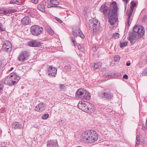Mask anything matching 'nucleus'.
I'll return each mask as SVG.
<instances>
[{
    "label": "nucleus",
    "instance_id": "obj_1",
    "mask_svg": "<svg viewBox=\"0 0 147 147\" xmlns=\"http://www.w3.org/2000/svg\"><path fill=\"white\" fill-rule=\"evenodd\" d=\"M112 9L109 7L105 5H102L100 7V11L102 12L105 17H109V21L110 24L113 25L117 20V13L118 9L117 4L115 2H113L111 5Z\"/></svg>",
    "mask_w": 147,
    "mask_h": 147
},
{
    "label": "nucleus",
    "instance_id": "obj_2",
    "mask_svg": "<svg viewBox=\"0 0 147 147\" xmlns=\"http://www.w3.org/2000/svg\"><path fill=\"white\" fill-rule=\"evenodd\" d=\"M82 139L86 142L92 143L97 140L98 135L96 131L94 130L85 131L82 135Z\"/></svg>",
    "mask_w": 147,
    "mask_h": 147
},
{
    "label": "nucleus",
    "instance_id": "obj_3",
    "mask_svg": "<svg viewBox=\"0 0 147 147\" xmlns=\"http://www.w3.org/2000/svg\"><path fill=\"white\" fill-rule=\"evenodd\" d=\"M76 96L82 99L88 100L90 99L91 96L87 90L84 89L80 88L76 92Z\"/></svg>",
    "mask_w": 147,
    "mask_h": 147
},
{
    "label": "nucleus",
    "instance_id": "obj_4",
    "mask_svg": "<svg viewBox=\"0 0 147 147\" xmlns=\"http://www.w3.org/2000/svg\"><path fill=\"white\" fill-rule=\"evenodd\" d=\"M100 26L99 22L97 19H93L89 21V28L92 31L96 32V30L98 29Z\"/></svg>",
    "mask_w": 147,
    "mask_h": 147
},
{
    "label": "nucleus",
    "instance_id": "obj_5",
    "mask_svg": "<svg viewBox=\"0 0 147 147\" xmlns=\"http://www.w3.org/2000/svg\"><path fill=\"white\" fill-rule=\"evenodd\" d=\"M43 31V28L40 26L36 25L32 26L30 28V32L34 35L38 36Z\"/></svg>",
    "mask_w": 147,
    "mask_h": 147
},
{
    "label": "nucleus",
    "instance_id": "obj_6",
    "mask_svg": "<svg viewBox=\"0 0 147 147\" xmlns=\"http://www.w3.org/2000/svg\"><path fill=\"white\" fill-rule=\"evenodd\" d=\"M30 55V53L28 51H23L19 55L17 59L19 61L24 62L28 59Z\"/></svg>",
    "mask_w": 147,
    "mask_h": 147
},
{
    "label": "nucleus",
    "instance_id": "obj_7",
    "mask_svg": "<svg viewBox=\"0 0 147 147\" xmlns=\"http://www.w3.org/2000/svg\"><path fill=\"white\" fill-rule=\"evenodd\" d=\"M133 31L135 32L138 36H143L145 33V30L142 26H139L137 25L135 26L133 28Z\"/></svg>",
    "mask_w": 147,
    "mask_h": 147
},
{
    "label": "nucleus",
    "instance_id": "obj_8",
    "mask_svg": "<svg viewBox=\"0 0 147 147\" xmlns=\"http://www.w3.org/2000/svg\"><path fill=\"white\" fill-rule=\"evenodd\" d=\"M136 3L133 1L131 2V6H130V11L128 12V18L127 21V24L128 26L130 25L132 19L131 18V14L133 11L134 7L136 6Z\"/></svg>",
    "mask_w": 147,
    "mask_h": 147
},
{
    "label": "nucleus",
    "instance_id": "obj_9",
    "mask_svg": "<svg viewBox=\"0 0 147 147\" xmlns=\"http://www.w3.org/2000/svg\"><path fill=\"white\" fill-rule=\"evenodd\" d=\"M57 68L52 66H49L47 69V73L50 76L55 77L57 73Z\"/></svg>",
    "mask_w": 147,
    "mask_h": 147
},
{
    "label": "nucleus",
    "instance_id": "obj_10",
    "mask_svg": "<svg viewBox=\"0 0 147 147\" xmlns=\"http://www.w3.org/2000/svg\"><path fill=\"white\" fill-rule=\"evenodd\" d=\"M11 80L13 81L15 84H16L20 79V77L16 72H13L11 73L9 76Z\"/></svg>",
    "mask_w": 147,
    "mask_h": 147
},
{
    "label": "nucleus",
    "instance_id": "obj_11",
    "mask_svg": "<svg viewBox=\"0 0 147 147\" xmlns=\"http://www.w3.org/2000/svg\"><path fill=\"white\" fill-rule=\"evenodd\" d=\"M99 95L100 97L105 98L109 99H111L113 97V94L110 92H102L99 93Z\"/></svg>",
    "mask_w": 147,
    "mask_h": 147
},
{
    "label": "nucleus",
    "instance_id": "obj_12",
    "mask_svg": "<svg viewBox=\"0 0 147 147\" xmlns=\"http://www.w3.org/2000/svg\"><path fill=\"white\" fill-rule=\"evenodd\" d=\"M3 49L7 51H10L11 50L12 46L10 42L8 40H5L3 44Z\"/></svg>",
    "mask_w": 147,
    "mask_h": 147
},
{
    "label": "nucleus",
    "instance_id": "obj_13",
    "mask_svg": "<svg viewBox=\"0 0 147 147\" xmlns=\"http://www.w3.org/2000/svg\"><path fill=\"white\" fill-rule=\"evenodd\" d=\"M87 102L84 101H80L78 105V107L83 111L86 112L87 107Z\"/></svg>",
    "mask_w": 147,
    "mask_h": 147
},
{
    "label": "nucleus",
    "instance_id": "obj_14",
    "mask_svg": "<svg viewBox=\"0 0 147 147\" xmlns=\"http://www.w3.org/2000/svg\"><path fill=\"white\" fill-rule=\"evenodd\" d=\"M47 147H59V145L56 140H50L47 142Z\"/></svg>",
    "mask_w": 147,
    "mask_h": 147
},
{
    "label": "nucleus",
    "instance_id": "obj_15",
    "mask_svg": "<svg viewBox=\"0 0 147 147\" xmlns=\"http://www.w3.org/2000/svg\"><path fill=\"white\" fill-rule=\"evenodd\" d=\"M45 108L44 104L42 102H41L36 106L35 110L38 112H41L45 110Z\"/></svg>",
    "mask_w": 147,
    "mask_h": 147
},
{
    "label": "nucleus",
    "instance_id": "obj_16",
    "mask_svg": "<svg viewBox=\"0 0 147 147\" xmlns=\"http://www.w3.org/2000/svg\"><path fill=\"white\" fill-rule=\"evenodd\" d=\"M48 2V5L47 6L48 8L56 7L59 4V1L56 0H49Z\"/></svg>",
    "mask_w": 147,
    "mask_h": 147
},
{
    "label": "nucleus",
    "instance_id": "obj_17",
    "mask_svg": "<svg viewBox=\"0 0 147 147\" xmlns=\"http://www.w3.org/2000/svg\"><path fill=\"white\" fill-rule=\"evenodd\" d=\"M87 107L86 112L92 113L95 110V108L94 105L89 102H87Z\"/></svg>",
    "mask_w": 147,
    "mask_h": 147
},
{
    "label": "nucleus",
    "instance_id": "obj_18",
    "mask_svg": "<svg viewBox=\"0 0 147 147\" xmlns=\"http://www.w3.org/2000/svg\"><path fill=\"white\" fill-rule=\"evenodd\" d=\"M73 34L75 37H77L78 35L82 38H84V34H82L81 31L78 28L73 31Z\"/></svg>",
    "mask_w": 147,
    "mask_h": 147
},
{
    "label": "nucleus",
    "instance_id": "obj_19",
    "mask_svg": "<svg viewBox=\"0 0 147 147\" xmlns=\"http://www.w3.org/2000/svg\"><path fill=\"white\" fill-rule=\"evenodd\" d=\"M138 36V35L134 32L133 33L130 34L129 36V40L131 43L134 44L135 43Z\"/></svg>",
    "mask_w": 147,
    "mask_h": 147
},
{
    "label": "nucleus",
    "instance_id": "obj_20",
    "mask_svg": "<svg viewBox=\"0 0 147 147\" xmlns=\"http://www.w3.org/2000/svg\"><path fill=\"white\" fill-rule=\"evenodd\" d=\"M29 46L33 47H40L41 45V43L36 40H32L29 42Z\"/></svg>",
    "mask_w": 147,
    "mask_h": 147
},
{
    "label": "nucleus",
    "instance_id": "obj_21",
    "mask_svg": "<svg viewBox=\"0 0 147 147\" xmlns=\"http://www.w3.org/2000/svg\"><path fill=\"white\" fill-rule=\"evenodd\" d=\"M21 22L23 25H28L30 22V18L28 17L25 16L22 19Z\"/></svg>",
    "mask_w": 147,
    "mask_h": 147
},
{
    "label": "nucleus",
    "instance_id": "obj_22",
    "mask_svg": "<svg viewBox=\"0 0 147 147\" xmlns=\"http://www.w3.org/2000/svg\"><path fill=\"white\" fill-rule=\"evenodd\" d=\"M12 127L14 128L15 129H21L22 127V124L18 122L15 121L13 122L12 124Z\"/></svg>",
    "mask_w": 147,
    "mask_h": 147
},
{
    "label": "nucleus",
    "instance_id": "obj_23",
    "mask_svg": "<svg viewBox=\"0 0 147 147\" xmlns=\"http://www.w3.org/2000/svg\"><path fill=\"white\" fill-rule=\"evenodd\" d=\"M4 83L5 84H8L10 86H12L16 84L13 81L11 80L9 76L4 81Z\"/></svg>",
    "mask_w": 147,
    "mask_h": 147
},
{
    "label": "nucleus",
    "instance_id": "obj_24",
    "mask_svg": "<svg viewBox=\"0 0 147 147\" xmlns=\"http://www.w3.org/2000/svg\"><path fill=\"white\" fill-rule=\"evenodd\" d=\"M17 11L15 9H5V14L11 13Z\"/></svg>",
    "mask_w": 147,
    "mask_h": 147
},
{
    "label": "nucleus",
    "instance_id": "obj_25",
    "mask_svg": "<svg viewBox=\"0 0 147 147\" xmlns=\"http://www.w3.org/2000/svg\"><path fill=\"white\" fill-rule=\"evenodd\" d=\"M37 8L38 9L42 12H45V5L43 4H40L38 5L37 6Z\"/></svg>",
    "mask_w": 147,
    "mask_h": 147
},
{
    "label": "nucleus",
    "instance_id": "obj_26",
    "mask_svg": "<svg viewBox=\"0 0 147 147\" xmlns=\"http://www.w3.org/2000/svg\"><path fill=\"white\" fill-rule=\"evenodd\" d=\"M101 65L100 63H95L94 64L93 66H92L94 69L99 68L101 67Z\"/></svg>",
    "mask_w": 147,
    "mask_h": 147
},
{
    "label": "nucleus",
    "instance_id": "obj_27",
    "mask_svg": "<svg viewBox=\"0 0 147 147\" xmlns=\"http://www.w3.org/2000/svg\"><path fill=\"white\" fill-rule=\"evenodd\" d=\"M64 69L67 71H70L71 70V67L70 65H68L65 66Z\"/></svg>",
    "mask_w": 147,
    "mask_h": 147
},
{
    "label": "nucleus",
    "instance_id": "obj_28",
    "mask_svg": "<svg viewBox=\"0 0 147 147\" xmlns=\"http://www.w3.org/2000/svg\"><path fill=\"white\" fill-rule=\"evenodd\" d=\"M136 145L137 146H138L140 143V136L139 135H137L136 137Z\"/></svg>",
    "mask_w": 147,
    "mask_h": 147
},
{
    "label": "nucleus",
    "instance_id": "obj_29",
    "mask_svg": "<svg viewBox=\"0 0 147 147\" xmlns=\"http://www.w3.org/2000/svg\"><path fill=\"white\" fill-rule=\"evenodd\" d=\"M119 37V34L117 32L114 33L112 36V37L115 39L118 38Z\"/></svg>",
    "mask_w": 147,
    "mask_h": 147
},
{
    "label": "nucleus",
    "instance_id": "obj_30",
    "mask_svg": "<svg viewBox=\"0 0 147 147\" xmlns=\"http://www.w3.org/2000/svg\"><path fill=\"white\" fill-rule=\"evenodd\" d=\"M49 115L48 114H45L42 116V119H46L49 117Z\"/></svg>",
    "mask_w": 147,
    "mask_h": 147
},
{
    "label": "nucleus",
    "instance_id": "obj_31",
    "mask_svg": "<svg viewBox=\"0 0 147 147\" xmlns=\"http://www.w3.org/2000/svg\"><path fill=\"white\" fill-rule=\"evenodd\" d=\"M3 81H0V93L3 90Z\"/></svg>",
    "mask_w": 147,
    "mask_h": 147
},
{
    "label": "nucleus",
    "instance_id": "obj_32",
    "mask_svg": "<svg viewBox=\"0 0 147 147\" xmlns=\"http://www.w3.org/2000/svg\"><path fill=\"white\" fill-rule=\"evenodd\" d=\"M127 42H120V47L121 48L123 47L126 46L127 45Z\"/></svg>",
    "mask_w": 147,
    "mask_h": 147
},
{
    "label": "nucleus",
    "instance_id": "obj_33",
    "mask_svg": "<svg viewBox=\"0 0 147 147\" xmlns=\"http://www.w3.org/2000/svg\"><path fill=\"white\" fill-rule=\"evenodd\" d=\"M5 65L4 61H0V69H1Z\"/></svg>",
    "mask_w": 147,
    "mask_h": 147
},
{
    "label": "nucleus",
    "instance_id": "obj_34",
    "mask_svg": "<svg viewBox=\"0 0 147 147\" xmlns=\"http://www.w3.org/2000/svg\"><path fill=\"white\" fill-rule=\"evenodd\" d=\"M120 59L119 56L118 55H115L114 57V60L116 62L118 61Z\"/></svg>",
    "mask_w": 147,
    "mask_h": 147
},
{
    "label": "nucleus",
    "instance_id": "obj_35",
    "mask_svg": "<svg viewBox=\"0 0 147 147\" xmlns=\"http://www.w3.org/2000/svg\"><path fill=\"white\" fill-rule=\"evenodd\" d=\"M47 32L51 35H53L54 33L53 31L51 28H49L47 29Z\"/></svg>",
    "mask_w": 147,
    "mask_h": 147
},
{
    "label": "nucleus",
    "instance_id": "obj_36",
    "mask_svg": "<svg viewBox=\"0 0 147 147\" xmlns=\"http://www.w3.org/2000/svg\"><path fill=\"white\" fill-rule=\"evenodd\" d=\"M0 30L2 31H5V28L3 26L1 23H0Z\"/></svg>",
    "mask_w": 147,
    "mask_h": 147
},
{
    "label": "nucleus",
    "instance_id": "obj_37",
    "mask_svg": "<svg viewBox=\"0 0 147 147\" xmlns=\"http://www.w3.org/2000/svg\"><path fill=\"white\" fill-rule=\"evenodd\" d=\"M71 38L72 41L73 42L74 46H76L77 45V43L75 38L73 37H71Z\"/></svg>",
    "mask_w": 147,
    "mask_h": 147
},
{
    "label": "nucleus",
    "instance_id": "obj_38",
    "mask_svg": "<svg viewBox=\"0 0 147 147\" xmlns=\"http://www.w3.org/2000/svg\"><path fill=\"white\" fill-rule=\"evenodd\" d=\"M66 88L64 84H61L60 85V89L61 90H63L65 89Z\"/></svg>",
    "mask_w": 147,
    "mask_h": 147
},
{
    "label": "nucleus",
    "instance_id": "obj_39",
    "mask_svg": "<svg viewBox=\"0 0 147 147\" xmlns=\"http://www.w3.org/2000/svg\"><path fill=\"white\" fill-rule=\"evenodd\" d=\"M78 47L79 50L81 51H84V48L83 47H82L80 45H78Z\"/></svg>",
    "mask_w": 147,
    "mask_h": 147
},
{
    "label": "nucleus",
    "instance_id": "obj_40",
    "mask_svg": "<svg viewBox=\"0 0 147 147\" xmlns=\"http://www.w3.org/2000/svg\"><path fill=\"white\" fill-rule=\"evenodd\" d=\"M16 4L17 5H22L23 4V3L21 1H19L16 0Z\"/></svg>",
    "mask_w": 147,
    "mask_h": 147
},
{
    "label": "nucleus",
    "instance_id": "obj_41",
    "mask_svg": "<svg viewBox=\"0 0 147 147\" xmlns=\"http://www.w3.org/2000/svg\"><path fill=\"white\" fill-rule=\"evenodd\" d=\"M142 128L144 130H147V126L146 125H144V124H143L142 125Z\"/></svg>",
    "mask_w": 147,
    "mask_h": 147
},
{
    "label": "nucleus",
    "instance_id": "obj_42",
    "mask_svg": "<svg viewBox=\"0 0 147 147\" xmlns=\"http://www.w3.org/2000/svg\"><path fill=\"white\" fill-rule=\"evenodd\" d=\"M31 2L32 3L36 4L38 2V0H31Z\"/></svg>",
    "mask_w": 147,
    "mask_h": 147
},
{
    "label": "nucleus",
    "instance_id": "obj_43",
    "mask_svg": "<svg viewBox=\"0 0 147 147\" xmlns=\"http://www.w3.org/2000/svg\"><path fill=\"white\" fill-rule=\"evenodd\" d=\"M143 73L146 76H147V68L144 70Z\"/></svg>",
    "mask_w": 147,
    "mask_h": 147
},
{
    "label": "nucleus",
    "instance_id": "obj_44",
    "mask_svg": "<svg viewBox=\"0 0 147 147\" xmlns=\"http://www.w3.org/2000/svg\"><path fill=\"white\" fill-rule=\"evenodd\" d=\"M0 13H1V14H5L4 9H1L0 10Z\"/></svg>",
    "mask_w": 147,
    "mask_h": 147
},
{
    "label": "nucleus",
    "instance_id": "obj_45",
    "mask_svg": "<svg viewBox=\"0 0 147 147\" xmlns=\"http://www.w3.org/2000/svg\"><path fill=\"white\" fill-rule=\"evenodd\" d=\"M55 19L57 21L59 22V23H61L62 22L57 17H55Z\"/></svg>",
    "mask_w": 147,
    "mask_h": 147
},
{
    "label": "nucleus",
    "instance_id": "obj_46",
    "mask_svg": "<svg viewBox=\"0 0 147 147\" xmlns=\"http://www.w3.org/2000/svg\"><path fill=\"white\" fill-rule=\"evenodd\" d=\"M123 78L125 79H128V76L127 74H125L123 76Z\"/></svg>",
    "mask_w": 147,
    "mask_h": 147
},
{
    "label": "nucleus",
    "instance_id": "obj_47",
    "mask_svg": "<svg viewBox=\"0 0 147 147\" xmlns=\"http://www.w3.org/2000/svg\"><path fill=\"white\" fill-rule=\"evenodd\" d=\"M16 0H11L10 1L11 4H16Z\"/></svg>",
    "mask_w": 147,
    "mask_h": 147
},
{
    "label": "nucleus",
    "instance_id": "obj_48",
    "mask_svg": "<svg viewBox=\"0 0 147 147\" xmlns=\"http://www.w3.org/2000/svg\"><path fill=\"white\" fill-rule=\"evenodd\" d=\"M104 77H106L107 78H110V76L109 75H104Z\"/></svg>",
    "mask_w": 147,
    "mask_h": 147
},
{
    "label": "nucleus",
    "instance_id": "obj_49",
    "mask_svg": "<svg viewBox=\"0 0 147 147\" xmlns=\"http://www.w3.org/2000/svg\"><path fill=\"white\" fill-rule=\"evenodd\" d=\"M123 1L125 3V4L126 5L127 3L129 1V0H123Z\"/></svg>",
    "mask_w": 147,
    "mask_h": 147
},
{
    "label": "nucleus",
    "instance_id": "obj_50",
    "mask_svg": "<svg viewBox=\"0 0 147 147\" xmlns=\"http://www.w3.org/2000/svg\"><path fill=\"white\" fill-rule=\"evenodd\" d=\"M131 64L130 63H126V65L127 66H129Z\"/></svg>",
    "mask_w": 147,
    "mask_h": 147
},
{
    "label": "nucleus",
    "instance_id": "obj_51",
    "mask_svg": "<svg viewBox=\"0 0 147 147\" xmlns=\"http://www.w3.org/2000/svg\"><path fill=\"white\" fill-rule=\"evenodd\" d=\"M13 67H12L11 68V69H10L9 70V71H11L12 70H13Z\"/></svg>",
    "mask_w": 147,
    "mask_h": 147
},
{
    "label": "nucleus",
    "instance_id": "obj_52",
    "mask_svg": "<svg viewBox=\"0 0 147 147\" xmlns=\"http://www.w3.org/2000/svg\"><path fill=\"white\" fill-rule=\"evenodd\" d=\"M110 78H113L114 77V76L113 75H109Z\"/></svg>",
    "mask_w": 147,
    "mask_h": 147
},
{
    "label": "nucleus",
    "instance_id": "obj_53",
    "mask_svg": "<svg viewBox=\"0 0 147 147\" xmlns=\"http://www.w3.org/2000/svg\"><path fill=\"white\" fill-rule=\"evenodd\" d=\"M145 125H146L147 126V121H146Z\"/></svg>",
    "mask_w": 147,
    "mask_h": 147
},
{
    "label": "nucleus",
    "instance_id": "obj_54",
    "mask_svg": "<svg viewBox=\"0 0 147 147\" xmlns=\"http://www.w3.org/2000/svg\"><path fill=\"white\" fill-rule=\"evenodd\" d=\"M76 147H82L81 146H76Z\"/></svg>",
    "mask_w": 147,
    "mask_h": 147
},
{
    "label": "nucleus",
    "instance_id": "obj_55",
    "mask_svg": "<svg viewBox=\"0 0 147 147\" xmlns=\"http://www.w3.org/2000/svg\"><path fill=\"white\" fill-rule=\"evenodd\" d=\"M135 147H138V146H137V145H136H136H135Z\"/></svg>",
    "mask_w": 147,
    "mask_h": 147
},
{
    "label": "nucleus",
    "instance_id": "obj_56",
    "mask_svg": "<svg viewBox=\"0 0 147 147\" xmlns=\"http://www.w3.org/2000/svg\"><path fill=\"white\" fill-rule=\"evenodd\" d=\"M142 146H144V145H142Z\"/></svg>",
    "mask_w": 147,
    "mask_h": 147
},
{
    "label": "nucleus",
    "instance_id": "obj_57",
    "mask_svg": "<svg viewBox=\"0 0 147 147\" xmlns=\"http://www.w3.org/2000/svg\"><path fill=\"white\" fill-rule=\"evenodd\" d=\"M0 14H1V13H0Z\"/></svg>",
    "mask_w": 147,
    "mask_h": 147
}]
</instances>
